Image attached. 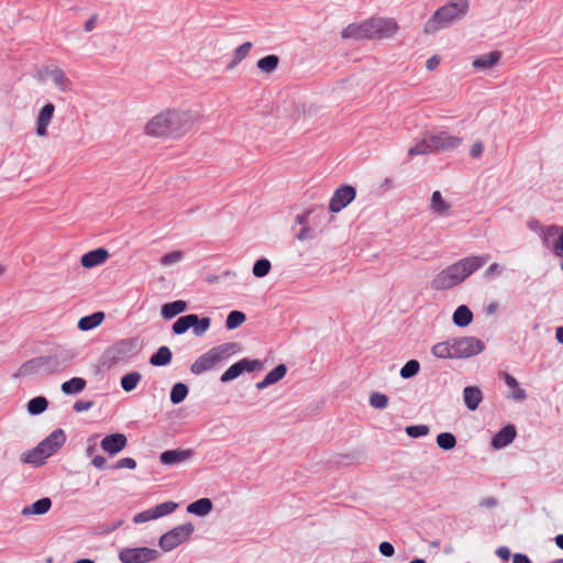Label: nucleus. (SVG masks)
I'll list each match as a JSON object with an SVG mask.
<instances>
[{
  "instance_id": "f257e3e1",
  "label": "nucleus",
  "mask_w": 563,
  "mask_h": 563,
  "mask_svg": "<svg viewBox=\"0 0 563 563\" xmlns=\"http://www.w3.org/2000/svg\"><path fill=\"white\" fill-rule=\"evenodd\" d=\"M194 115L187 111L168 110L155 115L145 126L147 134L180 137L192 128Z\"/></svg>"
},
{
  "instance_id": "f03ea898",
  "label": "nucleus",
  "mask_w": 563,
  "mask_h": 563,
  "mask_svg": "<svg viewBox=\"0 0 563 563\" xmlns=\"http://www.w3.org/2000/svg\"><path fill=\"white\" fill-rule=\"evenodd\" d=\"M488 261V255L467 256L438 273L431 282L434 290H446L464 282Z\"/></svg>"
},
{
  "instance_id": "7ed1b4c3",
  "label": "nucleus",
  "mask_w": 563,
  "mask_h": 563,
  "mask_svg": "<svg viewBox=\"0 0 563 563\" xmlns=\"http://www.w3.org/2000/svg\"><path fill=\"white\" fill-rule=\"evenodd\" d=\"M75 357V353L63 350L57 353L32 357L12 374V378L19 379L31 375L49 376L62 372Z\"/></svg>"
},
{
  "instance_id": "20e7f679",
  "label": "nucleus",
  "mask_w": 563,
  "mask_h": 563,
  "mask_svg": "<svg viewBox=\"0 0 563 563\" xmlns=\"http://www.w3.org/2000/svg\"><path fill=\"white\" fill-rule=\"evenodd\" d=\"M462 137L451 134L448 130L434 129L427 131L422 139L408 150L409 156L449 152L457 148Z\"/></svg>"
},
{
  "instance_id": "39448f33",
  "label": "nucleus",
  "mask_w": 563,
  "mask_h": 563,
  "mask_svg": "<svg viewBox=\"0 0 563 563\" xmlns=\"http://www.w3.org/2000/svg\"><path fill=\"white\" fill-rule=\"evenodd\" d=\"M139 351V336L124 338L114 342L101 354L97 364V373H104L120 363L129 362Z\"/></svg>"
},
{
  "instance_id": "423d86ee",
  "label": "nucleus",
  "mask_w": 563,
  "mask_h": 563,
  "mask_svg": "<svg viewBox=\"0 0 563 563\" xmlns=\"http://www.w3.org/2000/svg\"><path fill=\"white\" fill-rule=\"evenodd\" d=\"M470 4L468 0H452L440 7L431 19L424 24V32L433 34L442 29L451 26L454 22L466 15Z\"/></svg>"
},
{
  "instance_id": "0eeeda50",
  "label": "nucleus",
  "mask_w": 563,
  "mask_h": 563,
  "mask_svg": "<svg viewBox=\"0 0 563 563\" xmlns=\"http://www.w3.org/2000/svg\"><path fill=\"white\" fill-rule=\"evenodd\" d=\"M241 346L235 342H228L214 346L200 355L190 366V372L195 375L210 371L218 364L227 361L230 356L238 354Z\"/></svg>"
},
{
  "instance_id": "6e6552de",
  "label": "nucleus",
  "mask_w": 563,
  "mask_h": 563,
  "mask_svg": "<svg viewBox=\"0 0 563 563\" xmlns=\"http://www.w3.org/2000/svg\"><path fill=\"white\" fill-rule=\"evenodd\" d=\"M194 531L195 526L191 522L179 525L164 533L159 538L158 545L164 552H170L188 541Z\"/></svg>"
},
{
  "instance_id": "1a4fd4ad",
  "label": "nucleus",
  "mask_w": 563,
  "mask_h": 563,
  "mask_svg": "<svg viewBox=\"0 0 563 563\" xmlns=\"http://www.w3.org/2000/svg\"><path fill=\"white\" fill-rule=\"evenodd\" d=\"M452 341L455 358L471 357L482 353L485 349L484 342L475 336L455 338Z\"/></svg>"
},
{
  "instance_id": "9d476101",
  "label": "nucleus",
  "mask_w": 563,
  "mask_h": 563,
  "mask_svg": "<svg viewBox=\"0 0 563 563\" xmlns=\"http://www.w3.org/2000/svg\"><path fill=\"white\" fill-rule=\"evenodd\" d=\"M263 363L260 360L242 358L239 362L232 364L220 377L221 383H229L244 372H253L255 369H262Z\"/></svg>"
},
{
  "instance_id": "9b49d317",
  "label": "nucleus",
  "mask_w": 563,
  "mask_h": 563,
  "mask_svg": "<svg viewBox=\"0 0 563 563\" xmlns=\"http://www.w3.org/2000/svg\"><path fill=\"white\" fill-rule=\"evenodd\" d=\"M128 445V438L122 432H111L103 435L100 441V449L109 456L113 457L122 452Z\"/></svg>"
},
{
  "instance_id": "f8f14e48",
  "label": "nucleus",
  "mask_w": 563,
  "mask_h": 563,
  "mask_svg": "<svg viewBox=\"0 0 563 563\" xmlns=\"http://www.w3.org/2000/svg\"><path fill=\"white\" fill-rule=\"evenodd\" d=\"M356 190L350 185H343L339 187L332 195L329 202V210L333 213H338L347 207L355 198Z\"/></svg>"
},
{
  "instance_id": "ddd939ff",
  "label": "nucleus",
  "mask_w": 563,
  "mask_h": 563,
  "mask_svg": "<svg viewBox=\"0 0 563 563\" xmlns=\"http://www.w3.org/2000/svg\"><path fill=\"white\" fill-rule=\"evenodd\" d=\"M371 29V38H388L391 37L398 26L393 19L374 18L368 19Z\"/></svg>"
},
{
  "instance_id": "4468645a",
  "label": "nucleus",
  "mask_w": 563,
  "mask_h": 563,
  "mask_svg": "<svg viewBox=\"0 0 563 563\" xmlns=\"http://www.w3.org/2000/svg\"><path fill=\"white\" fill-rule=\"evenodd\" d=\"M55 113V104L46 100V102L38 110L35 118V133L40 137L48 135V125L51 124Z\"/></svg>"
},
{
  "instance_id": "2eb2a0df",
  "label": "nucleus",
  "mask_w": 563,
  "mask_h": 563,
  "mask_svg": "<svg viewBox=\"0 0 563 563\" xmlns=\"http://www.w3.org/2000/svg\"><path fill=\"white\" fill-rule=\"evenodd\" d=\"M66 433L62 428L53 430L47 437L38 442L40 448L51 457L55 455L66 442Z\"/></svg>"
},
{
  "instance_id": "dca6fc26",
  "label": "nucleus",
  "mask_w": 563,
  "mask_h": 563,
  "mask_svg": "<svg viewBox=\"0 0 563 563\" xmlns=\"http://www.w3.org/2000/svg\"><path fill=\"white\" fill-rule=\"evenodd\" d=\"M110 257L109 250L104 246L92 249L80 256V265L86 269L98 267Z\"/></svg>"
},
{
  "instance_id": "f3484780",
  "label": "nucleus",
  "mask_w": 563,
  "mask_h": 563,
  "mask_svg": "<svg viewBox=\"0 0 563 563\" xmlns=\"http://www.w3.org/2000/svg\"><path fill=\"white\" fill-rule=\"evenodd\" d=\"M192 456L194 452L189 449L168 450L161 453L159 462L166 466H174L188 462Z\"/></svg>"
},
{
  "instance_id": "a211bd4d",
  "label": "nucleus",
  "mask_w": 563,
  "mask_h": 563,
  "mask_svg": "<svg viewBox=\"0 0 563 563\" xmlns=\"http://www.w3.org/2000/svg\"><path fill=\"white\" fill-rule=\"evenodd\" d=\"M517 430L514 424H507L501 428L493 438L490 445L495 450H500L512 443L516 439Z\"/></svg>"
},
{
  "instance_id": "6ab92c4d",
  "label": "nucleus",
  "mask_w": 563,
  "mask_h": 563,
  "mask_svg": "<svg viewBox=\"0 0 563 563\" xmlns=\"http://www.w3.org/2000/svg\"><path fill=\"white\" fill-rule=\"evenodd\" d=\"M343 38L364 40L371 38L369 21L362 23H351L341 32Z\"/></svg>"
},
{
  "instance_id": "aec40b11",
  "label": "nucleus",
  "mask_w": 563,
  "mask_h": 563,
  "mask_svg": "<svg viewBox=\"0 0 563 563\" xmlns=\"http://www.w3.org/2000/svg\"><path fill=\"white\" fill-rule=\"evenodd\" d=\"M178 507L175 501H165L152 508L143 510V522L156 520L174 512Z\"/></svg>"
},
{
  "instance_id": "412c9836",
  "label": "nucleus",
  "mask_w": 563,
  "mask_h": 563,
  "mask_svg": "<svg viewBox=\"0 0 563 563\" xmlns=\"http://www.w3.org/2000/svg\"><path fill=\"white\" fill-rule=\"evenodd\" d=\"M48 456L45 454V452L40 448V444L37 443L34 448L23 452L20 455V462L22 464H29L33 467H41L43 466Z\"/></svg>"
},
{
  "instance_id": "4be33fe9",
  "label": "nucleus",
  "mask_w": 563,
  "mask_h": 563,
  "mask_svg": "<svg viewBox=\"0 0 563 563\" xmlns=\"http://www.w3.org/2000/svg\"><path fill=\"white\" fill-rule=\"evenodd\" d=\"M45 70L60 91L69 92L73 90V82L62 68L54 66L53 68L46 67Z\"/></svg>"
},
{
  "instance_id": "5701e85b",
  "label": "nucleus",
  "mask_w": 563,
  "mask_h": 563,
  "mask_svg": "<svg viewBox=\"0 0 563 563\" xmlns=\"http://www.w3.org/2000/svg\"><path fill=\"white\" fill-rule=\"evenodd\" d=\"M52 499L49 497H42L30 505L22 508L21 515L24 517L42 516L47 514L52 508Z\"/></svg>"
},
{
  "instance_id": "b1692460",
  "label": "nucleus",
  "mask_w": 563,
  "mask_h": 563,
  "mask_svg": "<svg viewBox=\"0 0 563 563\" xmlns=\"http://www.w3.org/2000/svg\"><path fill=\"white\" fill-rule=\"evenodd\" d=\"M106 319V313L101 310L95 311L92 313L82 316L78 322L77 328L82 332H87L98 328Z\"/></svg>"
},
{
  "instance_id": "393cba45",
  "label": "nucleus",
  "mask_w": 563,
  "mask_h": 563,
  "mask_svg": "<svg viewBox=\"0 0 563 563\" xmlns=\"http://www.w3.org/2000/svg\"><path fill=\"white\" fill-rule=\"evenodd\" d=\"M87 387V380L84 377L74 376L60 385V391L65 396H77L81 394Z\"/></svg>"
},
{
  "instance_id": "a878e982",
  "label": "nucleus",
  "mask_w": 563,
  "mask_h": 563,
  "mask_svg": "<svg viewBox=\"0 0 563 563\" xmlns=\"http://www.w3.org/2000/svg\"><path fill=\"white\" fill-rule=\"evenodd\" d=\"M501 58V53L498 51L490 52L488 54L476 57L472 65L477 70H488L493 68Z\"/></svg>"
},
{
  "instance_id": "bb28decb",
  "label": "nucleus",
  "mask_w": 563,
  "mask_h": 563,
  "mask_svg": "<svg viewBox=\"0 0 563 563\" xmlns=\"http://www.w3.org/2000/svg\"><path fill=\"white\" fill-rule=\"evenodd\" d=\"M483 400L482 390L475 386H467L463 390V401L468 410H476Z\"/></svg>"
},
{
  "instance_id": "cd10ccee",
  "label": "nucleus",
  "mask_w": 563,
  "mask_h": 563,
  "mask_svg": "<svg viewBox=\"0 0 563 563\" xmlns=\"http://www.w3.org/2000/svg\"><path fill=\"white\" fill-rule=\"evenodd\" d=\"M287 373V367L284 364H279L276 367H274L267 375L264 377L263 380L258 382L256 384V388L258 390L267 388L269 385H273L277 382H279Z\"/></svg>"
},
{
  "instance_id": "c85d7f7f",
  "label": "nucleus",
  "mask_w": 563,
  "mask_h": 563,
  "mask_svg": "<svg viewBox=\"0 0 563 563\" xmlns=\"http://www.w3.org/2000/svg\"><path fill=\"white\" fill-rule=\"evenodd\" d=\"M48 406L49 401L43 395L31 398L25 405L27 413L32 417L44 413L48 409Z\"/></svg>"
},
{
  "instance_id": "c756f323",
  "label": "nucleus",
  "mask_w": 563,
  "mask_h": 563,
  "mask_svg": "<svg viewBox=\"0 0 563 563\" xmlns=\"http://www.w3.org/2000/svg\"><path fill=\"white\" fill-rule=\"evenodd\" d=\"M188 305L184 300H175L172 302H167L162 306L161 314L165 320H170L179 313L186 311Z\"/></svg>"
},
{
  "instance_id": "7c9ffc66",
  "label": "nucleus",
  "mask_w": 563,
  "mask_h": 563,
  "mask_svg": "<svg viewBox=\"0 0 563 563\" xmlns=\"http://www.w3.org/2000/svg\"><path fill=\"white\" fill-rule=\"evenodd\" d=\"M505 384L512 389L511 395L509 396L511 399L516 401H522L527 398V393L523 388H521L517 382V379L508 373L500 374Z\"/></svg>"
},
{
  "instance_id": "2f4dec72",
  "label": "nucleus",
  "mask_w": 563,
  "mask_h": 563,
  "mask_svg": "<svg viewBox=\"0 0 563 563\" xmlns=\"http://www.w3.org/2000/svg\"><path fill=\"white\" fill-rule=\"evenodd\" d=\"M212 510V503L209 498H200L187 506V511L189 514L205 517L210 514Z\"/></svg>"
},
{
  "instance_id": "473e14b6",
  "label": "nucleus",
  "mask_w": 563,
  "mask_h": 563,
  "mask_svg": "<svg viewBox=\"0 0 563 563\" xmlns=\"http://www.w3.org/2000/svg\"><path fill=\"white\" fill-rule=\"evenodd\" d=\"M452 319L455 325L464 328L472 322L473 312L467 306L461 305L455 309Z\"/></svg>"
},
{
  "instance_id": "72a5a7b5",
  "label": "nucleus",
  "mask_w": 563,
  "mask_h": 563,
  "mask_svg": "<svg viewBox=\"0 0 563 563\" xmlns=\"http://www.w3.org/2000/svg\"><path fill=\"white\" fill-rule=\"evenodd\" d=\"M430 208L435 214L444 217L449 214L451 206L442 198L441 192L437 190L432 194Z\"/></svg>"
},
{
  "instance_id": "f704fd0d",
  "label": "nucleus",
  "mask_w": 563,
  "mask_h": 563,
  "mask_svg": "<svg viewBox=\"0 0 563 563\" xmlns=\"http://www.w3.org/2000/svg\"><path fill=\"white\" fill-rule=\"evenodd\" d=\"M432 354L438 358H455L453 355V341L439 342L432 346Z\"/></svg>"
},
{
  "instance_id": "c9c22d12",
  "label": "nucleus",
  "mask_w": 563,
  "mask_h": 563,
  "mask_svg": "<svg viewBox=\"0 0 563 563\" xmlns=\"http://www.w3.org/2000/svg\"><path fill=\"white\" fill-rule=\"evenodd\" d=\"M173 357L172 351L168 346H161L150 358L153 366H166L170 363Z\"/></svg>"
},
{
  "instance_id": "e433bc0d",
  "label": "nucleus",
  "mask_w": 563,
  "mask_h": 563,
  "mask_svg": "<svg viewBox=\"0 0 563 563\" xmlns=\"http://www.w3.org/2000/svg\"><path fill=\"white\" fill-rule=\"evenodd\" d=\"M196 321V314H186L183 317H179L173 324V332L174 334L181 335L186 333L191 327L194 325V322Z\"/></svg>"
},
{
  "instance_id": "4c0bfd02",
  "label": "nucleus",
  "mask_w": 563,
  "mask_h": 563,
  "mask_svg": "<svg viewBox=\"0 0 563 563\" xmlns=\"http://www.w3.org/2000/svg\"><path fill=\"white\" fill-rule=\"evenodd\" d=\"M141 382V373L133 371L121 376L120 385L124 391L134 390Z\"/></svg>"
},
{
  "instance_id": "58836bf2",
  "label": "nucleus",
  "mask_w": 563,
  "mask_h": 563,
  "mask_svg": "<svg viewBox=\"0 0 563 563\" xmlns=\"http://www.w3.org/2000/svg\"><path fill=\"white\" fill-rule=\"evenodd\" d=\"M252 46L253 45L251 42H245L242 45H240L239 47H236L234 51L233 57H232L231 62L228 64L227 68L229 70H232L233 68H235V66H238L249 55Z\"/></svg>"
},
{
  "instance_id": "ea45409f",
  "label": "nucleus",
  "mask_w": 563,
  "mask_h": 563,
  "mask_svg": "<svg viewBox=\"0 0 563 563\" xmlns=\"http://www.w3.org/2000/svg\"><path fill=\"white\" fill-rule=\"evenodd\" d=\"M279 65V57L277 55H267L257 60V68L264 74L274 73Z\"/></svg>"
},
{
  "instance_id": "a19ab883",
  "label": "nucleus",
  "mask_w": 563,
  "mask_h": 563,
  "mask_svg": "<svg viewBox=\"0 0 563 563\" xmlns=\"http://www.w3.org/2000/svg\"><path fill=\"white\" fill-rule=\"evenodd\" d=\"M119 560L122 563H141V547L123 548L119 552Z\"/></svg>"
},
{
  "instance_id": "79ce46f5",
  "label": "nucleus",
  "mask_w": 563,
  "mask_h": 563,
  "mask_svg": "<svg viewBox=\"0 0 563 563\" xmlns=\"http://www.w3.org/2000/svg\"><path fill=\"white\" fill-rule=\"evenodd\" d=\"M563 229L560 225L551 224L542 229L540 239L545 247H549L554 239H558Z\"/></svg>"
},
{
  "instance_id": "37998d69",
  "label": "nucleus",
  "mask_w": 563,
  "mask_h": 563,
  "mask_svg": "<svg viewBox=\"0 0 563 563\" xmlns=\"http://www.w3.org/2000/svg\"><path fill=\"white\" fill-rule=\"evenodd\" d=\"M189 393V389L184 383H176L170 390V401L174 405H178L185 400Z\"/></svg>"
},
{
  "instance_id": "c03bdc74",
  "label": "nucleus",
  "mask_w": 563,
  "mask_h": 563,
  "mask_svg": "<svg viewBox=\"0 0 563 563\" xmlns=\"http://www.w3.org/2000/svg\"><path fill=\"white\" fill-rule=\"evenodd\" d=\"M124 523L123 519H118L112 522H103L93 527V533L98 536H108L115 531Z\"/></svg>"
},
{
  "instance_id": "a18cd8bd",
  "label": "nucleus",
  "mask_w": 563,
  "mask_h": 563,
  "mask_svg": "<svg viewBox=\"0 0 563 563\" xmlns=\"http://www.w3.org/2000/svg\"><path fill=\"white\" fill-rule=\"evenodd\" d=\"M437 444L440 449L449 451L455 448L456 438L451 432H442L437 437Z\"/></svg>"
},
{
  "instance_id": "49530a36",
  "label": "nucleus",
  "mask_w": 563,
  "mask_h": 563,
  "mask_svg": "<svg viewBox=\"0 0 563 563\" xmlns=\"http://www.w3.org/2000/svg\"><path fill=\"white\" fill-rule=\"evenodd\" d=\"M211 325V319L209 317L199 318L198 314H196V321L194 322V325L191 327L192 333L196 336L203 335Z\"/></svg>"
},
{
  "instance_id": "de8ad7c7",
  "label": "nucleus",
  "mask_w": 563,
  "mask_h": 563,
  "mask_svg": "<svg viewBox=\"0 0 563 563\" xmlns=\"http://www.w3.org/2000/svg\"><path fill=\"white\" fill-rule=\"evenodd\" d=\"M272 268V264L267 258L257 260L252 268V273L255 277L262 278L265 277Z\"/></svg>"
},
{
  "instance_id": "09e8293b",
  "label": "nucleus",
  "mask_w": 563,
  "mask_h": 563,
  "mask_svg": "<svg viewBox=\"0 0 563 563\" xmlns=\"http://www.w3.org/2000/svg\"><path fill=\"white\" fill-rule=\"evenodd\" d=\"M245 319L246 317L243 312L233 310L227 317L225 327L229 330L236 329L245 321Z\"/></svg>"
},
{
  "instance_id": "8fccbe9b",
  "label": "nucleus",
  "mask_w": 563,
  "mask_h": 563,
  "mask_svg": "<svg viewBox=\"0 0 563 563\" xmlns=\"http://www.w3.org/2000/svg\"><path fill=\"white\" fill-rule=\"evenodd\" d=\"M420 371V363L417 360L408 361L400 369V376L404 379L416 376Z\"/></svg>"
},
{
  "instance_id": "3c124183",
  "label": "nucleus",
  "mask_w": 563,
  "mask_h": 563,
  "mask_svg": "<svg viewBox=\"0 0 563 563\" xmlns=\"http://www.w3.org/2000/svg\"><path fill=\"white\" fill-rule=\"evenodd\" d=\"M369 405L376 409H384L388 405V397L385 394L374 391L369 396Z\"/></svg>"
},
{
  "instance_id": "603ef678",
  "label": "nucleus",
  "mask_w": 563,
  "mask_h": 563,
  "mask_svg": "<svg viewBox=\"0 0 563 563\" xmlns=\"http://www.w3.org/2000/svg\"><path fill=\"white\" fill-rule=\"evenodd\" d=\"M184 258V253L181 251H173L170 253L165 254L161 257L159 263L163 266H170L179 263Z\"/></svg>"
},
{
  "instance_id": "864d4df0",
  "label": "nucleus",
  "mask_w": 563,
  "mask_h": 563,
  "mask_svg": "<svg viewBox=\"0 0 563 563\" xmlns=\"http://www.w3.org/2000/svg\"><path fill=\"white\" fill-rule=\"evenodd\" d=\"M429 431L430 429L427 424H413L406 428V433L411 438L424 437Z\"/></svg>"
},
{
  "instance_id": "5fc2aeb1",
  "label": "nucleus",
  "mask_w": 563,
  "mask_h": 563,
  "mask_svg": "<svg viewBox=\"0 0 563 563\" xmlns=\"http://www.w3.org/2000/svg\"><path fill=\"white\" fill-rule=\"evenodd\" d=\"M137 466V462L133 457H122L118 460L115 463L111 464V470H120V468H128V470H134Z\"/></svg>"
},
{
  "instance_id": "6e6d98bb",
  "label": "nucleus",
  "mask_w": 563,
  "mask_h": 563,
  "mask_svg": "<svg viewBox=\"0 0 563 563\" xmlns=\"http://www.w3.org/2000/svg\"><path fill=\"white\" fill-rule=\"evenodd\" d=\"M90 463L99 471L111 468V464H109L107 459L101 454H96L92 456Z\"/></svg>"
},
{
  "instance_id": "4d7b16f0",
  "label": "nucleus",
  "mask_w": 563,
  "mask_h": 563,
  "mask_svg": "<svg viewBox=\"0 0 563 563\" xmlns=\"http://www.w3.org/2000/svg\"><path fill=\"white\" fill-rule=\"evenodd\" d=\"M93 406H95V401L91 399H89V400L79 399L74 402L73 410L75 412H85V411L90 410Z\"/></svg>"
},
{
  "instance_id": "13d9d810",
  "label": "nucleus",
  "mask_w": 563,
  "mask_h": 563,
  "mask_svg": "<svg viewBox=\"0 0 563 563\" xmlns=\"http://www.w3.org/2000/svg\"><path fill=\"white\" fill-rule=\"evenodd\" d=\"M98 434H93L88 439V445L86 448V455L90 459L97 454V443L96 439L98 438Z\"/></svg>"
},
{
  "instance_id": "bf43d9fd",
  "label": "nucleus",
  "mask_w": 563,
  "mask_h": 563,
  "mask_svg": "<svg viewBox=\"0 0 563 563\" xmlns=\"http://www.w3.org/2000/svg\"><path fill=\"white\" fill-rule=\"evenodd\" d=\"M379 552H380L382 555L390 558L395 553V548H394V545L390 542L383 541L379 544Z\"/></svg>"
},
{
  "instance_id": "052dcab7",
  "label": "nucleus",
  "mask_w": 563,
  "mask_h": 563,
  "mask_svg": "<svg viewBox=\"0 0 563 563\" xmlns=\"http://www.w3.org/2000/svg\"><path fill=\"white\" fill-rule=\"evenodd\" d=\"M157 556L158 552L156 550L143 547V563L154 561Z\"/></svg>"
},
{
  "instance_id": "680f3d73",
  "label": "nucleus",
  "mask_w": 563,
  "mask_h": 563,
  "mask_svg": "<svg viewBox=\"0 0 563 563\" xmlns=\"http://www.w3.org/2000/svg\"><path fill=\"white\" fill-rule=\"evenodd\" d=\"M483 151H484V146H483L482 142L478 141V142H475L471 146L470 154L472 157L477 158L483 154Z\"/></svg>"
},
{
  "instance_id": "e2e57ef3",
  "label": "nucleus",
  "mask_w": 563,
  "mask_h": 563,
  "mask_svg": "<svg viewBox=\"0 0 563 563\" xmlns=\"http://www.w3.org/2000/svg\"><path fill=\"white\" fill-rule=\"evenodd\" d=\"M553 251H554L556 256H563V231L561 232V234L556 239V241H555V243L553 245Z\"/></svg>"
},
{
  "instance_id": "0e129e2a",
  "label": "nucleus",
  "mask_w": 563,
  "mask_h": 563,
  "mask_svg": "<svg viewBox=\"0 0 563 563\" xmlns=\"http://www.w3.org/2000/svg\"><path fill=\"white\" fill-rule=\"evenodd\" d=\"M312 212V210H306L305 212L296 216V223L300 224L302 227H307L309 216Z\"/></svg>"
},
{
  "instance_id": "69168bd1",
  "label": "nucleus",
  "mask_w": 563,
  "mask_h": 563,
  "mask_svg": "<svg viewBox=\"0 0 563 563\" xmlns=\"http://www.w3.org/2000/svg\"><path fill=\"white\" fill-rule=\"evenodd\" d=\"M528 228H529L531 231H533V232L538 233V234H539V236H540V235H541V232H542V229H544V228H545V225L541 224V222H540V221H538V220H530V221L528 222Z\"/></svg>"
},
{
  "instance_id": "338daca9",
  "label": "nucleus",
  "mask_w": 563,
  "mask_h": 563,
  "mask_svg": "<svg viewBox=\"0 0 563 563\" xmlns=\"http://www.w3.org/2000/svg\"><path fill=\"white\" fill-rule=\"evenodd\" d=\"M98 15L92 14L85 23H84V31L85 32H91L96 27Z\"/></svg>"
},
{
  "instance_id": "774afa93",
  "label": "nucleus",
  "mask_w": 563,
  "mask_h": 563,
  "mask_svg": "<svg viewBox=\"0 0 563 563\" xmlns=\"http://www.w3.org/2000/svg\"><path fill=\"white\" fill-rule=\"evenodd\" d=\"M512 563H532V562L526 554L516 553V554H514Z\"/></svg>"
}]
</instances>
